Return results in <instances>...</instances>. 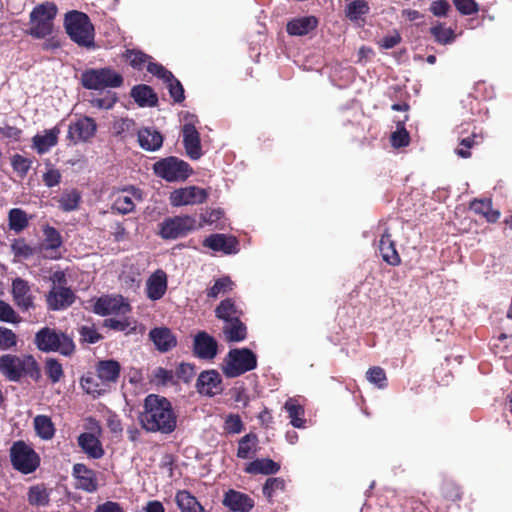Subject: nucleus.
I'll use <instances>...</instances> for the list:
<instances>
[{
	"label": "nucleus",
	"instance_id": "f257e3e1",
	"mask_svg": "<svg viewBox=\"0 0 512 512\" xmlns=\"http://www.w3.org/2000/svg\"><path fill=\"white\" fill-rule=\"evenodd\" d=\"M141 426L152 433L170 434L177 427V415L172 403L165 397L149 394L144 399L139 415Z\"/></svg>",
	"mask_w": 512,
	"mask_h": 512
},
{
	"label": "nucleus",
	"instance_id": "f03ea898",
	"mask_svg": "<svg viewBox=\"0 0 512 512\" xmlns=\"http://www.w3.org/2000/svg\"><path fill=\"white\" fill-rule=\"evenodd\" d=\"M37 362L33 356L4 354L0 356V373L9 381L18 382L23 377L37 372Z\"/></svg>",
	"mask_w": 512,
	"mask_h": 512
},
{
	"label": "nucleus",
	"instance_id": "7ed1b4c3",
	"mask_svg": "<svg viewBox=\"0 0 512 512\" xmlns=\"http://www.w3.org/2000/svg\"><path fill=\"white\" fill-rule=\"evenodd\" d=\"M65 28L70 38L78 45H93L94 28L89 17L79 11H70L65 16Z\"/></svg>",
	"mask_w": 512,
	"mask_h": 512
},
{
	"label": "nucleus",
	"instance_id": "20e7f679",
	"mask_svg": "<svg viewBox=\"0 0 512 512\" xmlns=\"http://www.w3.org/2000/svg\"><path fill=\"white\" fill-rule=\"evenodd\" d=\"M122 83V76L109 67L89 68L81 74V84L88 90L102 91L107 88H117Z\"/></svg>",
	"mask_w": 512,
	"mask_h": 512
},
{
	"label": "nucleus",
	"instance_id": "39448f33",
	"mask_svg": "<svg viewBox=\"0 0 512 512\" xmlns=\"http://www.w3.org/2000/svg\"><path fill=\"white\" fill-rule=\"evenodd\" d=\"M257 367V357L248 348L231 349L224 359L223 373L229 377H238Z\"/></svg>",
	"mask_w": 512,
	"mask_h": 512
},
{
	"label": "nucleus",
	"instance_id": "423d86ee",
	"mask_svg": "<svg viewBox=\"0 0 512 512\" xmlns=\"http://www.w3.org/2000/svg\"><path fill=\"white\" fill-rule=\"evenodd\" d=\"M35 344L41 351H56L65 356L71 355L75 350V345L70 337L48 327L42 328L36 333Z\"/></svg>",
	"mask_w": 512,
	"mask_h": 512
},
{
	"label": "nucleus",
	"instance_id": "0eeeda50",
	"mask_svg": "<svg viewBox=\"0 0 512 512\" xmlns=\"http://www.w3.org/2000/svg\"><path fill=\"white\" fill-rule=\"evenodd\" d=\"M56 14L57 7L52 2H45L36 6L30 13L29 34L38 39L50 35Z\"/></svg>",
	"mask_w": 512,
	"mask_h": 512
},
{
	"label": "nucleus",
	"instance_id": "6e6552de",
	"mask_svg": "<svg viewBox=\"0 0 512 512\" xmlns=\"http://www.w3.org/2000/svg\"><path fill=\"white\" fill-rule=\"evenodd\" d=\"M153 170L158 177L168 182L183 181L187 179L192 172L188 163L173 156L154 163Z\"/></svg>",
	"mask_w": 512,
	"mask_h": 512
},
{
	"label": "nucleus",
	"instance_id": "1a4fd4ad",
	"mask_svg": "<svg viewBox=\"0 0 512 512\" xmlns=\"http://www.w3.org/2000/svg\"><path fill=\"white\" fill-rule=\"evenodd\" d=\"M10 458L13 467L23 474L34 472L40 464L37 453L23 441H17L12 445Z\"/></svg>",
	"mask_w": 512,
	"mask_h": 512
},
{
	"label": "nucleus",
	"instance_id": "9d476101",
	"mask_svg": "<svg viewBox=\"0 0 512 512\" xmlns=\"http://www.w3.org/2000/svg\"><path fill=\"white\" fill-rule=\"evenodd\" d=\"M195 226L196 220L189 215L167 218L160 224V235L163 239H176L185 236Z\"/></svg>",
	"mask_w": 512,
	"mask_h": 512
},
{
	"label": "nucleus",
	"instance_id": "9b49d317",
	"mask_svg": "<svg viewBox=\"0 0 512 512\" xmlns=\"http://www.w3.org/2000/svg\"><path fill=\"white\" fill-rule=\"evenodd\" d=\"M96 314L106 315H126L131 308L129 303L120 295L102 296L98 298L93 306Z\"/></svg>",
	"mask_w": 512,
	"mask_h": 512
},
{
	"label": "nucleus",
	"instance_id": "f8f14e48",
	"mask_svg": "<svg viewBox=\"0 0 512 512\" xmlns=\"http://www.w3.org/2000/svg\"><path fill=\"white\" fill-rule=\"evenodd\" d=\"M147 70L151 74L163 80V82L167 85L170 96L174 99L175 102H181L184 100L183 86L170 71L166 70L162 65L154 62L148 63Z\"/></svg>",
	"mask_w": 512,
	"mask_h": 512
},
{
	"label": "nucleus",
	"instance_id": "ddd939ff",
	"mask_svg": "<svg viewBox=\"0 0 512 512\" xmlns=\"http://www.w3.org/2000/svg\"><path fill=\"white\" fill-rule=\"evenodd\" d=\"M143 200L142 192L134 187L123 189L114 195L112 209L118 214H129Z\"/></svg>",
	"mask_w": 512,
	"mask_h": 512
},
{
	"label": "nucleus",
	"instance_id": "4468645a",
	"mask_svg": "<svg viewBox=\"0 0 512 512\" xmlns=\"http://www.w3.org/2000/svg\"><path fill=\"white\" fill-rule=\"evenodd\" d=\"M208 194L207 192L196 186L180 188L171 193L170 201L173 206H185L203 203Z\"/></svg>",
	"mask_w": 512,
	"mask_h": 512
},
{
	"label": "nucleus",
	"instance_id": "2eb2a0df",
	"mask_svg": "<svg viewBox=\"0 0 512 512\" xmlns=\"http://www.w3.org/2000/svg\"><path fill=\"white\" fill-rule=\"evenodd\" d=\"M72 475L76 480L75 487L87 493H94L98 489L96 472L85 464L76 463L73 466Z\"/></svg>",
	"mask_w": 512,
	"mask_h": 512
},
{
	"label": "nucleus",
	"instance_id": "dca6fc26",
	"mask_svg": "<svg viewBox=\"0 0 512 512\" xmlns=\"http://www.w3.org/2000/svg\"><path fill=\"white\" fill-rule=\"evenodd\" d=\"M97 125L90 117H81L70 123L68 138L74 142L88 141L96 133Z\"/></svg>",
	"mask_w": 512,
	"mask_h": 512
},
{
	"label": "nucleus",
	"instance_id": "f3484780",
	"mask_svg": "<svg viewBox=\"0 0 512 512\" xmlns=\"http://www.w3.org/2000/svg\"><path fill=\"white\" fill-rule=\"evenodd\" d=\"M221 383L220 374L215 370H208L200 373L196 382V388L200 394L212 397L221 393Z\"/></svg>",
	"mask_w": 512,
	"mask_h": 512
},
{
	"label": "nucleus",
	"instance_id": "a211bd4d",
	"mask_svg": "<svg viewBox=\"0 0 512 512\" xmlns=\"http://www.w3.org/2000/svg\"><path fill=\"white\" fill-rule=\"evenodd\" d=\"M74 293L64 286H52L47 295V304L51 310H63L74 302Z\"/></svg>",
	"mask_w": 512,
	"mask_h": 512
},
{
	"label": "nucleus",
	"instance_id": "6ab92c4d",
	"mask_svg": "<svg viewBox=\"0 0 512 512\" xmlns=\"http://www.w3.org/2000/svg\"><path fill=\"white\" fill-rule=\"evenodd\" d=\"M223 504L233 512H249L254 500L247 494L230 489L224 494Z\"/></svg>",
	"mask_w": 512,
	"mask_h": 512
},
{
	"label": "nucleus",
	"instance_id": "aec40b11",
	"mask_svg": "<svg viewBox=\"0 0 512 512\" xmlns=\"http://www.w3.org/2000/svg\"><path fill=\"white\" fill-rule=\"evenodd\" d=\"M183 143L186 150L187 155L193 159L197 160L201 157V144H200V135L196 130L195 126L192 123H187L183 126Z\"/></svg>",
	"mask_w": 512,
	"mask_h": 512
},
{
	"label": "nucleus",
	"instance_id": "412c9836",
	"mask_svg": "<svg viewBox=\"0 0 512 512\" xmlns=\"http://www.w3.org/2000/svg\"><path fill=\"white\" fill-rule=\"evenodd\" d=\"M217 347V341L206 332H199L194 338V353L201 359H213Z\"/></svg>",
	"mask_w": 512,
	"mask_h": 512
},
{
	"label": "nucleus",
	"instance_id": "4be33fe9",
	"mask_svg": "<svg viewBox=\"0 0 512 512\" xmlns=\"http://www.w3.org/2000/svg\"><path fill=\"white\" fill-rule=\"evenodd\" d=\"M203 245L213 251H221L225 254H235L238 252V242L236 238L224 234H213L207 237Z\"/></svg>",
	"mask_w": 512,
	"mask_h": 512
},
{
	"label": "nucleus",
	"instance_id": "5701e85b",
	"mask_svg": "<svg viewBox=\"0 0 512 512\" xmlns=\"http://www.w3.org/2000/svg\"><path fill=\"white\" fill-rule=\"evenodd\" d=\"M101 435L93 433H81L77 442L82 451L90 458L99 459L104 455V449L99 439Z\"/></svg>",
	"mask_w": 512,
	"mask_h": 512
},
{
	"label": "nucleus",
	"instance_id": "b1692460",
	"mask_svg": "<svg viewBox=\"0 0 512 512\" xmlns=\"http://www.w3.org/2000/svg\"><path fill=\"white\" fill-rule=\"evenodd\" d=\"M149 337L156 348L161 352H167L177 344L176 337L171 330L166 327L152 329L149 333Z\"/></svg>",
	"mask_w": 512,
	"mask_h": 512
},
{
	"label": "nucleus",
	"instance_id": "393cba45",
	"mask_svg": "<svg viewBox=\"0 0 512 512\" xmlns=\"http://www.w3.org/2000/svg\"><path fill=\"white\" fill-rule=\"evenodd\" d=\"M167 289V277L162 270L154 272L146 282L147 297L158 300L163 297Z\"/></svg>",
	"mask_w": 512,
	"mask_h": 512
},
{
	"label": "nucleus",
	"instance_id": "a878e982",
	"mask_svg": "<svg viewBox=\"0 0 512 512\" xmlns=\"http://www.w3.org/2000/svg\"><path fill=\"white\" fill-rule=\"evenodd\" d=\"M12 294L17 306L23 310H28L33 306L32 296L30 295V287L28 283L16 278L12 283Z\"/></svg>",
	"mask_w": 512,
	"mask_h": 512
},
{
	"label": "nucleus",
	"instance_id": "bb28decb",
	"mask_svg": "<svg viewBox=\"0 0 512 512\" xmlns=\"http://www.w3.org/2000/svg\"><path fill=\"white\" fill-rule=\"evenodd\" d=\"M138 142L146 151H157L163 144V136L154 128H142L138 131Z\"/></svg>",
	"mask_w": 512,
	"mask_h": 512
},
{
	"label": "nucleus",
	"instance_id": "cd10ccee",
	"mask_svg": "<svg viewBox=\"0 0 512 512\" xmlns=\"http://www.w3.org/2000/svg\"><path fill=\"white\" fill-rule=\"evenodd\" d=\"M52 489L44 483L32 485L27 491V501L33 507H47L50 503Z\"/></svg>",
	"mask_w": 512,
	"mask_h": 512
},
{
	"label": "nucleus",
	"instance_id": "c85d7f7f",
	"mask_svg": "<svg viewBox=\"0 0 512 512\" xmlns=\"http://www.w3.org/2000/svg\"><path fill=\"white\" fill-rule=\"evenodd\" d=\"M59 134L60 129L58 127L45 130L44 134H36L32 138L33 148L39 154L47 153L52 147H54L57 144Z\"/></svg>",
	"mask_w": 512,
	"mask_h": 512
},
{
	"label": "nucleus",
	"instance_id": "c756f323",
	"mask_svg": "<svg viewBox=\"0 0 512 512\" xmlns=\"http://www.w3.org/2000/svg\"><path fill=\"white\" fill-rule=\"evenodd\" d=\"M120 364L115 360L100 361L97 365L96 372L102 380L110 388L115 384L120 375Z\"/></svg>",
	"mask_w": 512,
	"mask_h": 512
},
{
	"label": "nucleus",
	"instance_id": "7c9ffc66",
	"mask_svg": "<svg viewBox=\"0 0 512 512\" xmlns=\"http://www.w3.org/2000/svg\"><path fill=\"white\" fill-rule=\"evenodd\" d=\"M43 235L41 249L46 252V256L56 258L55 252L63 243L61 234L54 227L46 225L43 227Z\"/></svg>",
	"mask_w": 512,
	"mask_h": 512
},
{
	"label": "nucleus",
	"instance_id": "2f4dec72",
	"mask_svg": "<svg viewBox=\"0 0 512 512\" xmlns=\"http://www.w3.org/2000/svg\"><path fill=\"white\" fill-rule=\"evenodd\" d=\"M318 21L314 16L292 19L287 23V32L293 36H304L317 27Z\"/></svg>",
	"mask_w": 512,
	"mask_h": 512
},
{
	"label": "nucleus",
	"instance_id": "473e14b6",
	"mask_svg": "<svg viewBox=\"0 0 512 512\" xmlns=\"http://www.w3.org/2000/svg\"><path fill=\"white\" fill-rule=\"evenodd\" d=\"M379 250L383 260L388 264L396 266L400 263V257L388 231H385L379 240Z\"/></svg>",
	"mask_w": 512,
	"mask_h": 512
},
{
	"label": "nucleus",
	"instance_id": "72a5a7b5",
	"mask_svg": "<svg viewBox=\"0 0 512 512\" xmlns=\"http://www.w3.org/2000/svg\"><path fill=\"white\" fill-rule=\"evenodd\" d=\"M222 333L228 342H241L247 336V329L245 324L238 319L223 323Z\"/></svg>",
	"mask_w": 512,
	"mask_h": 512
},
{
	"label": "nucleus",
	"instance_id": "f704fd0d",
	"mask_svg": "<svg viewBox=\"0 0 512 512\" xmlns=\"http://www.w3.org/2000/svg\"><path fill=\"white\" fill-rule=\"evenodd\" d=\"M81 387L87 393L92 395L93 397L100 396L106 393L110 388L105 384L102 380H100L99 375L86 374L81 378L80 381Z\"/></svg>",
	"mask_w": 512,
	"mask_h": 512
},
{
	"label": "nucleus",
	"instance_id": "c9c22d12",
	"mask_svg": "<svg viewBox=\"0 0 512 512\" xmlns=\"http://www.w3.org/2000/svg\"><path fill=\"white\" fill-rule=\"evenodd\" d=\"M215 314L218 319L225 323L240 319L242 311L235 305L232 299L228 298L220 302L215 309Z\"/></svg>",
	"mask_w": 512,
	"mask_h": 512
},
{
	"label": "nucleus",
	"instance_id": "e433bc0d",
	"mask_svg": "<svg viewBox=\"0 0 512 512\" xmlns=\"http://www.w3.org/2000/svg\"><path fill=\"white\" fill-rule=\"evenodd\" d=\"M280 470V465L271 459H256L247 464L245 471L250 474H275Z\"/></svg>",
	"mask_w": 512,
	"mask_h": 512
},
{
	"label": "nucleus",
	"instance_id": "4c0bfd02",
	"mask_svg": "<svg viewBox=\"0 0 512 512\" xmlns=\"http://www.w3.org/2000/svg\"><path fill=\"white\" fill-rule=\"evenodd\" d=\"M285 410L287 411L290 423L295 428H304L306 420L303 418L304 416V408L295 398H289L284 405Z\"/></svg>",
	"mask_w": 512,
	"mask_h": 512
},
{
	"label": "nucleus",
	"instance_id": "58836bf2",
	"mask_svg": "<svg viewBox=\"0 0 512 512\" xmlns=\"http://www.w3.org/2000/svg\"><path fill=\"white\" fill-rule=\"evenodd\" d=\"M176 503L181 512H205L198 500L186 490L177 492Z\"/></svg>",
	"mask_w": 512,
	"mask_h": 512
},
{
	"label": "nucleus",
	"instance_id": "ea45409f",
	"mask_svg": "<svg viewBox=\"0 0 512 512\" xmlns=\"http://www.w3.org/2000/svg\"><path fill=\"white\" fill-rule=\"evenodd\" d=\"M30 219L31 216H28L24 210L13 208L8 213L9 229L15 233H20L28 227Z\"/></svg>",
	"mask_w": 512,
	"mask_h": 512
},
{
	"label": "nucleus",
	"instance_id": "a19ab883",
	"mask_svg": "<svg viewBox=\"0 0 512 512\" xmlns=\"http://www.w3.org/2000/svg\"><path fill=\"white\" fill-rule=\"evenodd\" d=\"M34 429L36 434L43 440H50L54 437L55 427L50 419L46 415H37L34 420Z\"/></svg>",
	"mask_w": 512,
	"mask_h": 512
},
{
	"label": "nucleus",
	"instance_id": "79ce46f5",
	"mask_svg": "<svg viewBox=\"0 0 512 512\" xmlns=\"http://www.w3.org/2000/svg\"><path fill=\"white\" fill-rule=\"evenodd\" d=\"M131 96L140 106H154L157 102V97L151 87L147 85H138L133 87Z\"/></svg>",
	"mask_w": 512,
	"mask_h": 512
},
{
	"label": "nucleus",
	"instance_id": "37998d69",
	"mask_svg": "<svg viewBox=\"0 0 512 512\" xmlns=\"http://www.w3.org/2000/svg\"><path fill=\"white\" fill-rule=\"evenodd\" d=\"M258 438L256 434L249 433L243 436L238 442L237 457L247 459L256 453Z\"/></svg>",
	"mask_w": 512,
	"mask_h": 512
},
{
	"label": "nucleus",
	"instance_id": "c03bdc74",
	"mask_svg": "<svg viewBox=\"0 0 512 512\" xmlns=\"http://www.w3.org/2000/svg\"><path fill=\"white\" fill-rule=\"evenodd\" d=\"M80 200L81 195L77 190L72 189L70 191H66L60 196L58 200L59 208L64 212L74 211L78 209Z\"/></svg>",
	"mask_w": 512,
	"mask_h": 512
},
{
	"label": "nucleus",
	"instance_id": "a18cd8bd",
	"mask_svg": "<svg viewBox=\"0 0 512 512\" xmlns=\"http://www.w3.org/2000/svg\"><path fill=\"white\" fill-rule=\"evenodd\" d=\"M234 283L227 277H221L217 279L214 285L207 290V296L210 298H217L220 295H224L233 290Z\"/></svg>",
	"mask_w": 512,
	"mask_h": 512
},
{
	"label": "nucleus",
	"instance_id": "49530a36",
	"mask_svg": "<svg viewBox=\"0 0 512 512\" xmlns=\"http://www.w3.org/2000/svg\"><path fill=\"white\" fill-rule=\"evenodd\" d=\"M369 12V5L365 0H354L347 5L346 16L351 21H358Z\"/></svg>",
	"mask_w": 512,
	"mask_h": 512
},
{
	"label": "nucleus",
	"instance_id": "de8ad7c7",
	"mask_svg": "<svg viewBox=\"0 0 512 512\" xmlns=\"http://www.w3.org/2000/svg\"><path fill=\"white\" fill-rule=\"evenodd\" d=\"M471 207L475 212L483 214L489 222L497 221L500 216L498 211L492 210L490 201H474Z\"/></svg>",
	"mask_w": 512,
	"mask_h": 512
},
{
	"label": "nucleus",
	"instance_id": "09e8293b",
	"mask_svg": "<svg viewBox=\"0 0 512 512\" xmlns=\"http://www.w3.org/2000/svg\"><path fill=\"white\" fill-rule=\"evenodd\" d=\"M11 165L17 175L24 178L31 168L32 161L20 154H15L11 158Z\"/></svg>",
	"mask_w": 512,
	"mask_h": 512
},
{
	"label": "nucleus",
	"instance_id": "8fccbe9b",
	"mask_svg": "<svg viewBox=\"0 0 512 512\" xmlns=\"http://www.w3.org/2000/svg\"><path fill=\"white\" fill-rule=\"evenodd\" d=\"M431 34L435 40L440 44H448L454 40V31L450 28L444 27L442 24L433 26L430 29Z\"/></svg>",
	"mask_w": 512,
	"mask_h": 512
},
{
	"label": "nucleus",
	"instance_id": "3c124183",
	"mask_svg": "<svg viewBox=\"0 0 512 512\" xmlns=\"http://www.w3.org/2000/svg\"><path fill=\"white\" fill-rule=\"evenodd\" d=\"M45 373L52 383H57L63 377L62 365L57 360L49 358L45 363Z\"/></svg>",
	"mask_w": 512,
	"mask_h": 512
},
{
	"label": "nucleus",
	"instance_id": "603ef678",
	"mask_svg": "<svg viewBox=\"0 0 512 512\" xmlns=\"http://www.w3.org/2000/svg\"><path fill=\"white\" fill-rule=\"evenodd\" d=\"M367 380L382 389L386 387V374L385 371L378 366L370 368L366 373Z\"/></svg>",
	"mask_w": 512,
	"mask_h": 512
},
{
	"label": "nucleus",
	"instance_id": "864d4df0",
	"mask_svg": "<svg viewBox=\"0 0 512 512\" xmlns=\"http://www.w3.org/2000/svg\"><path fill=\"white\" fill-rule=\"evenodd\" d=\"M243 422L239 415L229 414L225 417L223 428L229 434H239L243 430Z\"/></svg>",
	"mask_w": 512,
	"mask_h": 512
},
{
	"label": "nucleus",
	"instance_id": "5fc2aeb1",
	"mask_svg": "<svg viewBox=\"0 0 512 512\" xmlns=\"http://www.w3.org/2000/svg\"><path fill=\"white\" fill-rule=\"evenodd\" d=\"M285 482L281 478H269L263 486V494L269 500L272 499L276 491H283Z\"/></svg>",
	"mask_w": 512,
	"mask_h": 512
},
{
	"label": "nucleus",
	"instance_id": "6e6d98bb",
	"mask_svg": "<svg viewBox=\"0 0 512 512\" xmlns=\"http://www.w3.org/2000/svg\"><path fill=\"white\" fill-rule=\"evenodd\" d=\"M173 379V372L162 367L155 368L150 376L151 382L156 385H166Z\"/></svg>",
	"mask_w": 512,
	"mask_h": 512
},
{
	"label": "nucleus",
	"instance_id": "4d7b16f0",
	"mask_svg": "<svg viewBox=\"0 0 512 512\" xmlns=\"http://www.w3.org/2000/svg\"><path fill=\"white\" fill-rule=\"evenodd\" d=\"M16 345V334L9 328L0 327V349L8 350Z\"/></svg>",
	"mask_w": 512,
	"mask_h": 512
},
{
	"label": "nucleus",
	"instance_id": "13d9d810",
	"mask_svg": "<svg viewBox=\"0 0 512 512\" xmlns=\"http://www.w3.org/2000/svg\"><path fill=\"white\" fill-rule=\"evenodd\" d=\"M11 249L17 257L26 259L33 255L32 247L22 238L14 240L11 244Z\"/></svg>",
	"mask_w": 512,
	"mask_h": 512
},
{
	"label": "nucleus",
	"instance_id": "bf43d9fd",
	"mask_svg": "<svg viewBox=\"0 0 512 512\" xmlns=\"http://www.w3.org/2000/svg\"><path fill=\"white\" fill-rule=\"evenodd\" d=\"M125 57L130 65L137 69H141L143 64L146 63L149 58L146 54L137 50H127Z\"/></svg>",
	"mask_w": 512,
	"mask_h": 512
},
{
	"label": "nucleus",
	"instance_id": "052dcab7",
	"mask_svg": "<svg viewBox=\"0 0 512 512\" xmlns=\"http://www.w3.org/2000/svg\"><path fill=\"white\" fill-rule=\"evenodd\" d=\"M456 9L464 14L471 15L478 11V5L474 0H452Z\"/></svg>",
	"mask_w": 512,
	"mask_h": 512
},
{
	"label": "nucleus",
	"instance_id": "680f3d73",
	"mask_svg": "<svg viewBox=\"0 0 512 512\" xmlns=\"http://www.w3.org/2000/svg\"><path fill=\"white\" fill-rule=\"evenodd\" d=\"M391 143L393 147L399 148L409 144V134L405 128H398L391 135Z\"/></svg>",
	"mask_w": 512,
	"mask_h": 512
},
{
	"label": "nucleus",
	"instance_id": "e2e57ef3",
	"mask_svg": "<svg viewBox=\"0 0 512 512\" xmlns=\"http://www.w3.org/2000/svg\"><path fill=\"white\" fill-rule=\"evenodd\" d=\"M82 341L94 344L101 338L97 330L92 326H82L79 330Z\"/></svg>",
	"mask_w": 512,
	"mask_h": 512
},
{
	"label": "nucleus",
	"instance_id": "0e129e2a",
	"mask_svg": "<svg viewBox=\"0 0 512 512\" xmlns=\"http://www.w3.org/2000/svg\"><path fill=\"white\" fill-rule=\"evenodd\" d=\"M0 320L10 323H16L18 321V316L13 308L2 300H0Z\"/></svg>",
	"mask_w": 512,
	"mask_h": 512
},
{
	"label": "nucleus",
	"instance_id": "69168bd1",
	"mask_svg": "<svg viewBox=\"0 0 512 512\" xmlns=\"http://www.w3.org/2000/svg\"><path fill=\"white\" fill-rule=\"evenodd\" d=\"M94 512H126L122 504L107 500L96 506Z\"/></svg>",
	"mask_w": 512,
	"mask_h": 512
},
{
	"label": "nucleus",
	"instance_id": "338daca9",
	"mask_svg": "<svg viewBox=\"0 0 512 512\" xmlns=\"http://www.w3.org/2000/svg\"><path fill=\"white\" fill-rule=\"evenodd\" d=\"M449 9L450 5L447 0H435L430 6V11L437 17L446 16Z\"/></svg>",
	"mask_w": 512,
	"mask_h": 512
},
{
	"label": "nucleus",
	"instance_id": "774afa93",
	"mask_svg": "<svg viewBox=\"0 0 512 512\" xmlns=\"http://www.w3.org/2000/svg\"><path fill=\"white\" fill-rule=\"evenodd\" d=\"M401 42V36L397 31H393L391 34L384 36L380 41L379 45L384 49H391Z\"/></svg>",
	"mask_w": 512,
	"mask_h": 512
}]
</instances>
